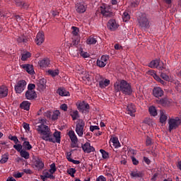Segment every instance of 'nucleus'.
<instances>
[{"label":"nucleus","mask_w":181,"mask_h":181,"mask_svg":"<svg viewBox=\"0 0 181 181\" xmlns=\"http://www.w3.org/2000/svg\"><path fill=\"white\" fill-rule=\"evenodd\" d=\"M68 135L71 141V142H76L78 141V139H77V136H76V133H74V131L70 130L68 133Z\"/></svg>","instance_id":"bb28decb"},{"label":"nucleus","mask_w":181,"mask_h":181,"mask_svg":"<svg viewBox=\"0 0 181 181\" xmlns=\"http://www.w3.org/2000/svg\"><path fill=\"white\" fill-rule=\"evenodd\" d=\"M159 63L160 62L158 59L153 60L149 63L148 66L151 67V69H157V67H159Z\"/></svg>","instance_id":"c85d7f7f"},{"label":"nucleus","mask_w":181,"mask_h":181,"mask_svg":"<svg viewBox=\"0 0 181 181\" xmlns=\"http://www.w3.org/2000/svg\"><path fill=\"white\" fill-rule=\"evenodd\" d=\"M131 159L132 160L133 165H134L135 166H138V165H139V160H136V158H135L134 156H131Z\"/></svg>","instance_id":"864d4df0"},{"label":"nucleus","mask_w":181,"mask_h":181,"mask_svg":"<svg viewBox=\"0 0 181 181\" xmlns=\"http://www.w3.org/2000/svg\"><path fill=\"white\" fill-rule=\"evenodd\" d=\"M160 77H161V78H163V80H165V81H170V78L169 77V76L163 72L160 74Z\"/></svg>","instance_id":"de8ad7c7"},{"label":"nucleus","mask_w":181,"mask_h":181,"mask_svg":"<svg viewBox=\"0 0 181 181\" xmlns=\"http://www.w3.org/2000/svg\"><path fill=\"white\" fill-rule=\"evenodd\" d=\"M71 117H72L73 121H76L77 118H80V115H78V110H74L71 113Z\"/></svg>","instance_id":"f704fd0d"},{"label":"nucleus","mask_w":181,"mask_h":181,"mask_svg":"<svg viewBox=\"0 0 181 181\" xmlns=\"http://www.w3.org/2000/svg\"><path fill=\"white\" fill-rule=\"evenodd\" d=\"M137 22L139 28L141 29H148L149 28V20H148L145 14H141L137 18Z\"/></svg>","instance_id":"20e7f679"},{"label":"nucleus","mask_w":181,"mask_h":181,"mask_svg":"<svg viewBox=\"0 0 181 181\" xmlns=\"http://www.w3.org/2000/svg\"><path fill=\"white\" fill-rule=\"evenodd\" d=\"M60 108H61V110H62V111H67L69 107H68L67 105H66V104H62V105L60 106Z\"/></svg>","instance_id":"0e129e2a"},{"label":"nucleus","mask_w":181,"mask_h":181,"mask_svg":"<svg viewBox=\"0 0 181 181\" xmlns=\"http://www.w3.org/2000/svg\"><path fill=\"white\" fill-rule=\"evenodd\" d=\"M13 148L14 149H16V151H17L18 152H20L21 153V151H22V146L21 144H15L13 145Z\"/></svg>","instance_id":"5fc2aeb1"},{"label":"nucleus","mask_w":181,"mask_h":181,"mask_svg":"<svg viewBox=\"0 0 181 181\" xmlns=\"http://www.w3.org/2000/svg\"><path fill=\"white\" fill-rule=\"evenodd\" d=\"M23 127L24 129H25L26 131H29V129H30V127H29V124H28L26 122L23 123Z\"/></svg>","instance_id":"680f3d73"},{"label":"nucleus","mask_w":181,"mask_h":181,"mask_svg":"<svg viewBox=\"0 0 181 181\" xmlns=\"http://www.w3.org/2000/svg\"><path fill=\"white\" fill-rule=\"evenodd\" d=\"M26 87V81L21 80L15 86V91L17 94H21Z\"/></svg>","instance_id":"6e6552de"},{"label":"nucleus","mask_w":181,"mask_h":181,"mask_svg":"<svg viewBox=\"0 0 181 181\" xmlns=\"http://www.w3.org/2000/svg\"><path fill=\"white\" fill-rule=\"evenodd\" d=\"M5 97H8V87L1 86L0 87V98H5Z\"/></svg>","instance_id":"5701e85b"},{"label":"nucleus","mask_w":181,"mask_h":181,"mask_svg":"<svg viewBox=\"0 0 181 181\" xmlns=\"http://www.w3.org/2000/svg\"><path fill=\"white\" fill-rule=\"evenodd\" d=\"M82 149L86 153H91V152H94V151H95V148L91 146L88 142H86L85 144L82 145Z\"/></svg>","instance_id":"a211bd4d"},{"label":"nucleus","mask_w":181,"mask_h":181,"mask_svg":"<svg viewBox=\"0 0 181 181\" xmlns=\"http://www.w3.org/2000/svg\"><path fill=\"white\" fill-rule=\"evenodd\" d=\"M72 39H73L72 45L74 46H77V45L80 43V37H73Z\"/></svg>","instance_id":"a18cd8bd"},{"label":"nucleus","mask_w":181,"mask_h":181,"mask_svg":"<svg viewBox=\"0 0 181 181\" xmlns=\"http://www.w3.org/2000/svg\"><path fill=\"white\" fill-rule=\"evenodd\" d=\"M97 129H100V127H98V126H90V131H91V132H94V131H95Z\"/></svg>","instance_id":"bf43d9fd"},{"label":"nucleus","mask_w":181,"mask_h":181,"mask_svg":"<svg viewBox=\"0 0 181 181\" xmlns=\"http://www.w3.org/2000/svg\"><path fill=\"white\" fill-rule=\"evenodd\" d=\"M25 98L27 100H36L37 98V94L36 91L27 90L25 92Z\"/></svg>","instance_id":"6ab92c4d"},{"label":"nucleus","mask_w":181,"mask_h":181,"mask_svg":"<svg viewBox=\"0 0 181 181\" xmlns=\"http://www.w3.org/2000/svg\"><path fill=\"white\" fill-rule=\"evenodd\" d=\"M25 175V173H14L13 175V177H16V179H18V178H20V177H22V176Z\"/></svg>","instance_id":"13d9d810"},{"label":"nucleus","mask_w":181,"mask_h":181,"mask_svg":"<svg viewBox=\"0 0 181 181\" xmlns=\"http://www.w3.org/2000/svg\"><path fill=\"white\" fill-rule=\"evenodd\" d=\"M115 50H122L123 47L122 45H119V44H115Z\"/></svg>","instance_id":"338daca9"},{"label":"nucleus","mask_w":181,"mask_h":181,"mask_svg":"<svg viewBox=\"0 0 181 181\" xmlns=\"http://www.w3.org/2000/svg\"><path fill=\"white\" fill-rule=\"evenodd\" d=\"M48 73L52 77H56V76H59V70H48Z\"/></svg>","instance_id":"09e8293b"},{"label":"nucleus","mask_w":181,"mask_h":181,"mask_svg":"<svg viewBox=\"0 0 181 181\" xmlns=\"http://www.w3.org/2000/svg\"><path fill=\"white\" fill-rule=\"evenodd\" d=\"M38 64L41 67H47L50 64V61L47 59H44L38 62Z\"/></svg>","instance_id":"cd10ccee"},{"label":"nucleus","mask_w":181,"mask_h":181,"mask_svg":"<svg viewBox=\"0 0 181 181\" xmlns=\"http://www.w3.org/2000/svg\"><path fill=\"white\" fill-rule=\"evenodd\" d=\"M30 57H32V54H30L29 52H26L25 54L21 55V60L22 62H26V60L30 59Z\"/></svg>","instance_id":"2f4dec72"},{"label":"nucleus","mask_w":181,"mask_h":181,"mask_svg":"<svg viewBox=\"0 0 181 181\" xmlns=\"http://www.w3.org/2000/svg\"><path fill=\"white\" fill-rule=\"evenodd\" d=\"M72 144H71V148H78V141H71Z\"/></svg>","instance_id":"e2e57ef3"},{"label":"nucleus","mask_w":181,"mask_h":181,"mask_svg":"<svg viewBox=\"0 0 181 181\" xmlns=\"http://www.w3.org/2000/svg\"><path fill=\"white\" fill-rule=\"evenodd\" d=\"M23 147L26 150V151H30L32 149V145H30V143L29 141H24L23 143Z\"/></svg>","instance_id":"ea45409f"},{"label":"nucleus","mask_w":181,"mask_h":181,"mask_svg":"<svg viewBox=\"0 0 181 181\" xmlns=\"http://www.w3.org/2000/svg\"><path fill=\"white\" fill-rule=\"evenodd\" d=\"M156 104H159L160 105H162V107H166L170 104L169 100L166 97L156 100Z\"/></svg>","instance_id":"412c9836"},{"label":"nucleus","mask_w":181,"mask_h":181,"mask_svg":"<svg viewBox=\"0 0 181 181\" xmlns=\"http://www.w3.org/2000/svg\"><path fill=\"white\" fill-rule=\"evenodd\" d=\"M76 107L79 111L82 114L84 112H89L88 110H90V105L87 103L86 101L79 100L76 103Z\"/></svg>","instance_id":"423d86ee"},{"label":"nucleus","mask_w":181,"mask_h":181,"mask_svg":"<svg viewBox=\"0 0 181 181\" xmlns=\"http://www.w3.org/2000/svg\"><path fill=\"white\" fill-rule=\"evenodd\" d=\"M122 19L124 22H128V21L131 19V16H129V13H128V12H124L122 15Z\"/></svg>","instance_id":"79ce46f5"},{"label":"nucleus","mask_w":181,"mask_h":181,"mask_svg":"<svg viewBox=\"0 0 181 181\" xmlns=\"http://www.w3.org/2000/svg\"><path fill=\"white\" fill-rule=\"evenodd\" d=\"M57 94H59V95H61V97H67V95H69V94H70V93H69V91L66 90V89L64 88H58V90H57Z\"/></svg>","instance_id":"a878e982"},{"label":"nucleus","mask_w":181,"mask_h":181,"mask_svg":"<svg viewBox=\"0 0 181 181\" xmlns=\"http://www.w3.org/2000/svg\"><path fill=\"white\" fill-rule=\"evenodd\" d=\"M21 69H23V70H25L28 74L33 75L35 74V70L33 69V65L30 64H25L21 65Z\"/></svg>","instance_id":"4468645a"},{"label":"nucleus","mask_w":181,"mask_h":181,"mask_svg":"<svg viewBox=\"0 0 181 181\" xmlns=\"http://www.w3.org/2000/svg\"><path fill=\"white\" fill-rule=\"evenodd\" d=\"M77 172L76 168H70L69 170H67L68 175H70L71 177H74V174Z\"/></svg>","instance_id":"49530a36"},{"label":"nucleus","mask_w":181,"mask_h":181,"mask_svg":"<svg viewBox=\"0 0 181 181\" xmlns=\"http://www.w3.org/2000/svg\"><path fill=\"white\" fill-rule=\"evenodd\" d=\"M34 165L38 170H42V169H43L45 168V163H43V161H42V158H37L34 161Z\"/></svg>","instance_id":"aec40b11"},{"label":"nucleus","mask_w":181,"mask_h":181,"mask_svg":"<svg viewBox=\"0 0 181 181\" xmlns=\"http://www.w3.org/2000/svg\"><path fill=\"white\" fill-rule=\"evenodd\" d=\"M107 62H108V57L103 55L100 59L97 60V66L101 68L105 67L107 66Z\"/></svg>","instance_id":"ddd939ff"},{"label":"nucleus","mask_w":181,"mask_h":181,"mask_svg":"<svg viewBox=\"0 0 181 181\" xmlns=\"http://www.w3.org/2000/svg\"><path fill=\"white\" fill-rule=\"evenodd\" d=\"M128 114L132 117V115L134 114V112H136V110L135 108V105L130 103L127 105V107Z\"/></svg>","instance_id":"393cba45"},{"label":"nucleus","mask_w":181,"mask_h":181,"mask_svg":"<svg viewBox=\"0 0 181 181\" xmlns=\"http://www.w3.org/2000/svg\"><path fill=\"white\" fill-rule=\"evenodd\" d=\"M42 175H40V179H42L43 181H46V179H56L54 175H53L52 173H49L47 170H44L42 171Z\"/></svg>","instance_id":"2eb2a0df"},{"label":"nucleus","mask_w":181,"mask_h":181,"mask_svg":"<svg viewBox=\"0 0 181 181\" xmlns=\"http://www.w3.org/2000/svg\"><path fill=\"white\" fill-rule=\"evenodd\" d=\"M152 94L153 97H156V98H160L165 95V91H163V89H162V88L159 86H155L153 88Z\"/></svg>","instance_id":"9d476101"},{"label":"nucleus","mask_w":181,"mask_h":181,"mask_svg":"<svg viewBox=\"0 0 181 181\" xmlns=\"http://www.w3.org/2000/svg\"><path fill=\"white\" fill-rule=\"evenodd\" d=\"M96 181H107V178H105L103 175H100L99 177L96 179Z\"/></svg>","instance_id":"774afa93"},{"label":"nucleus","mask_w":181,"mask_h":181,"mask_svg":"<svg viewBox=\"0 0 181 181\" xmlns=\"http://www.w3.org/2000/svg\"><path fill=\"white\" fill-rule=\"evenodd\" d=\"M130 176L132 178L139 177L140 181H144L145 173H144V171H139L138 170H136V171H132L130 173Z\"/></svg>","instance_id":"9b49d317"},{"label":"nucleus","mask_w":181,"mask_h":181,"mask_svg":"<svg viewBox=\"0 0 181 181\" xmlns=\"http://www.w3.org/2000/svg\"><path fill=\"white\" fill-rule=\"evenodd\" d=\"M71 29L73 37H78V32L80 31L78 28L76 26H72Z\"/></svg>","instance_id":"e433bc0d"},{"label":"nucleus","mask_w":181,"mask_h":181,"mask_svg":"<svg viewBox=\"0 0 181 181\" xmlns=\"http://www.w3.org/2000/svg\"><path fill=\"white\" fill-rule=\"evenodd\" d=\"M35 42L38 46H40V45H42L43 42H45V33L39 32L37 34Z\"/></svg>","instance_id":"f3484780"},{"label":"nucleus","mask_w":181,"mask_h":181,"mask_svg":"<svg viewBox=\"0 0 181 181\" xmlns=\"http://www.w3.org/2000/svg\"><path fill=\"white\" fill-rule=\"evenodd\" d=\"M146 145L147 146H150V145H152V139H151L148 136H147L146 139Z\"/></svg>","instance_id":"6e6d98bb"},{"label":"nucleus","mask_w":181,"mask_h":181,"mask_svg":"<svg viewBox=\"0 0 181 181\" xmlns=\"http://www.w3.org/2000/svg\"><path fill=\"white\" fill-rule=\"evenodd\" d=\"M84 127H86V122H84L83 119H79L76 125V132L78 136H83L84 134Z\"/></svg>","instance_id":"0eeeda50"},{"label":"nucleus","mask_w":181,"mask_h":181,"mask_svg":"<svg viewBox=\"0 0 181 181\" xmlns=\"http://www.w3.org/2000/svg\"><path fill=\"white\" fill-rule=\"evenodd\" d=\"M122 165H127V156H122V160H120Z\"/></svg>","instance_id":"4d7b16f0"},{"label":"nucleus","mask_w":181,"mask_h":181,"mask_svg":"<svg viewBox=\"0 0 181 181\" xmlns=\"http://www.w3.org/2000/svg\"><path fill=\"white\" fill-rule=\"evenodd\" d=\"M151 76H153V78H155L156 81H158L160 80V77L158 76V74H156L155 72H153V74H151Z\"/></svg>","instance_id":"052dcab7"},{"label":"nucleus","mask_w":181,"mask_h":181,"mask_svg":"<svg viewBox=\"0 0 181 181\" xmlns=\"http://www.w3.org/2000/svg\"><path fill=\"white\" fill-rule=\"evenodd\" d=\"M20 108L21 110H25V111H29L30 110V103L28 100H24L20 104Z\"/></svg>","instance_id":"b1692460"},{"label":"nucleus","mask_w":181,"mask_h":181,"mask_svg":"<svg viewBox=\"0 0 181 181\" xmlns=\"http://www.w3.org/2000/svg\"><path fill=\"white\" fill-rule=\"evenodd\" d=\"M37 131L38 134H40L42 135V139L44 141H48L49 142H52L53 144H60L62 136H60L62 132L59 131H56L54 132L53 135L54 137L55 138V140L52 138V132L50 131V128H49V126L45 124H41L40 126H37Z\"/></svg>","instance_id":"f257e3e1"},{"label":"nucleus","mask_w":181,"mask_h":181,"mask_svg":"<svg viewBox=\"0 0 181 181\" xmlns=\"http://www.w3.org/2000/svg\"><path fill=\"white\" fill-rule=\"evenodd\" d=\"M75 9L78 13H84L87 9V6L83 2L76 3Z\"/></svg>","instance_id":"f8f14e48"},{"label":"nucleus","mask_w":181,"mask_h":181,"mask_svg":"<svg viewBox=\"0 0 181 181\" xmlns=\"http://www.w3.org/2000/svg\"><path fill=\"white\" fill-rule=\"evenodd\" d=\"M148 112L150 115L153 117H156V115H158V111L156 110V107H155L154 106H151L148 108Z\"/></svg>","instance_id":"c756f323"},{"label":"nucleus","mask_w":181,"mask_h":181,"mask_svg":"<svg viewBox=\"0 0 181 181\" xmlns=\"http://www.w3.org/2000/svg\"><path fill=\"white\" fill-rule=\"evenodd\" d=\"M46 83H47V81H46V79H45V78L40 79V81L37 83L38 90L40 91V90L43 91V90H45L46 88Z\"/></svg>","instance_id":"4be33fe9"},{"label":"nucleus","mask_w":181,"mask_h":181,"mask_svg":"<svg viewBox=\"0 0 181 181\" xmlns=\"http://www.w3.org/2000/svg\"><path fill=\"white\" fill-rule=\"evenodd\" d=\"M100 153H102V156H103V159H107V158H110L108 152L105 151V150L100 149Z\"/></svg>","instance_id":"c03bdc74"},{"label":"nucleus","mask_w":181,"mask_h":181,"mask_svg":"<svg viewBox=\"0 0 181 181\" xmlns=\"http://www.w3.org/2000/svg\"><path fill=\"white\" fill-rule=\"evenodd\" d=\"M8 139L11 141H13L15 144H18L19 142V139H18V137L16 136H12V134H10L8 136Z\"/></svg>","instance_id":"8fccbe9b"},{"label":"nucleus","mask_w":181,"mask_h":181,"mask_svg":"<svg viewBox=\"0 0 181 181\" xmlns=\"http://www.w3.org/2000/svg\"><path fill=\"white\" fill-rule=\"evenodd\" d=\"M100 80H99V87L100 88H105V87H108L110 86V80L105 79L103 78V76L99 75Z\"/></svg>","instance_id":"dca6fc26"},{"label":"nucleus","mask_w":181,"mask_h":181,"mask_svg":"<svg viewBox=\"0 0 181 181\" xmlns=\"http://www.w3.org/2000/svg\"><path fill=\"white\" fill-rule=\"evenodd\" d=\"M87 45H95L97 43V40L93 37H89L86 40Z\"/></svg>","instance_id":"72a5a7b5"},{"label":"nucleus","mask_w":181,"mask_h":181,"mask_svg":"<svg viewBox=\"0 0 181 181\" xmlns=\"http://www.w3.org/2000/svg\"><path fill=\"white\" fill-rule=\"evenodd\" d=\"M112 142L115 148H119V146H121V144H119L117 137H113L112 139Z\"/></svg>","instance_id":"c9c22d12"},{"label":"nucleus","mask_w":181,"mask_h":181,"mask_svg":"<svg viewBox=\"0 0 181 181\" xmlns=\"http://www.w3.org/2000/svg\"><path fill=\"white\" fill-rule=\"evenodd\" d=\"M168 120V116L164 113H161L160 116V124H166V121Z\"/></svg>","instance_id":"4c0bfd02"},{"label":"nucleus","mask_w":181,"mask_h":181,"mask_svg":"<svg viewBox=\"0 0 181 181\" xmlns=\"http://www.w3.org/2000/svg\"><path fill=\"white\" fill-rule=\"evenodd\" d=\"M181 125V119L179 117L170 118L168 119V131L172 132L173 129H177Z\"/></svg>","instance_id":"7ed1b4c3"},{"label":"nucleus","mask_w":181,"mask_h":181,"mask_svg":"<svg viewBox=\"0 0 181 181\" xmlns=\"http://www.w3.org/2000/svg\"><path fill=\"white\" fill-rule=\"evenodd\" d=\"M44 115L47 118H52V112L51 111H47L46 112H45Z\"/></svg>","instance_id":"69168bd1"},{"label":"nucleus","mask_w":181,"mask_h":181,"mask_svg":"<svg viewBox=\"0 0 181 181\" xmlns=\"http://www.w3.org/2000/svg\"><path fill=\"white\" fill-rule=\"evenodd\" d=\"M8 159H9V154L6 153L3 155L1 159L0 160V163H6L8 162Z\"/></svg>","instance_id":"58836bf2"},{"label":"nucleus","mask_w":181,"mask_h":181,"mask_svg":"<svg viewBox=\"0 0 181 181\" xmlns=\"http://www.w3.org/2000/svg\"><path fill=\"white\" fill-rule=\"evenodd\" d=\"M28 37L21 35L17 38L18 43H28Z\"/></svg>","instance_id":"473e14b6"},{"label":"nucleus","mask_w":181,"mask_h":181,"mask_svg":"<svg viewBox=\"0 0 181 181\" xmlns=\"http://www.w3.org/2000/svg\"><path fill=\"white\" fill-rule=\"evenodd\" d=\"M107 28L111 32H115V30H117L119 28V25L117 23L115 19H110L107 23Z\"/></svg>","instance_id":"1a4fd4ad"},{"label":"nucleus","mask_w":181,"mask_h":181,"mask_svg":"<svg viewBox=\"0 0 181 181\" xmlns=\"http://www.w3.org/2000/svg\"><path fill=\"white\" fill-rule=\"evenodd\" d=\"M115 91L116 93H122L124 95H132V86L127 81L122 79L121 81H117L114 84Z\"/></svg>","instance_id":"f03ea898"},{"label":"nucleus","mask_w":181,"mask_h":181,"mask_svg":"<svg viewBox=\"0 0 181 181\" xmlns=\"http://www.w3.org/2000/svg\"><path fill=\"white\" fill-rule=\"evenodd\" d=\"M100 13H102L105 18H112L115 16V13L112 12V9H111V6H100Z\"/></svg>","instance_id":"39448f33"},{"label":"nucleus","mask_w":181,"mask_h":181,"mask_svg":"<svg viewBox=\"0 0 181 181\" xmlns=\"http://www.w3.org/2000/svg\"><path fill=\"white\" fill-rule=\"evenodd\" d=\"M59 115H60V111L56 110L52 115V119L53 121H56V119H59Z\"/></svg>","instance_id":"a19ab883"},{"label":"nucleus","mask_w":181,"mask_h":181,"mask_svg":"<svg viewBox=\"0 0 181 181\" xmlns=\"http://www.w3.org/2000/svg\"><path fill=\"white\" fill-rule=\"evenodd\" d=\"M52 15L54 18V21H56V20L57 21V19H58L57 17L59 16V13L57 11H52Z\"/></svg>","instance_id":"603ef678"},{"label":"nucleus","mask_w":181,"mask_h":181,"mask_svg":"<svg viewBox=\"0 0 181 181\" xmlns=\"http://www.w3.org/2000/svg\"><path fill=\"white\" fill-rule=\"evenodd\" d=\"M20 155L21 157L24 158V159H29L30 158V154L25 150H21Z\"/></svg>","instance_id":"7c9ffc66"},{"label":"nucleus","mask_w":181,"mask_h":181,"mask_svg":"<svg viewBox=\"0 0 181 181\" xmlns=\"http://www.w3.org/2000/svg\"><path fill=\"white\" fill-rule=\"evenodd\" d=\"M57 170V168H56V163H53L50 165V169L49 170V173L53 175L56 171Z\"/></svg>","instance_id":"37998d69"},{"label":"nucleus","mask_w":181,"mask_h":181,"mask_svg":"<svg viewBox=\"0 0 181 181\" xmlns=\"http://www.w3.org/2000/svg\"><path fill=\"white\" fill-rule=\"evenodd\" d=\"M35 88H36V85L34 83H29L27 91H35Z\"/></svg>","instance_id":"3c124183"}]
</instances>
